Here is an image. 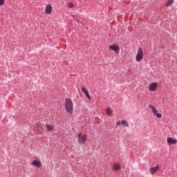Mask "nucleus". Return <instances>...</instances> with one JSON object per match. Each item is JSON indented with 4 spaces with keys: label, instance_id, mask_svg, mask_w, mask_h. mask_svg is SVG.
I'll use <instances>...</instances> for the list:
<instances>
[{
    "label": "nucleus",
    "instance_id": "nucleus-18",
    "mask_svg": "<svg viewBox=\"0 0 177 177\" xmlns=\"http://www.w3.org/2000/svg\"><path fill=\"white\" fill-rule=\"evenodd\" d=\"M68 8H73L74 4H73L72 3H68Z\"/></svg>",
    "mask_w": 177,
    "mask_h": 177
},
{
    "label": "nucleus",
    "instance_id": "nucleus-16",
    "mask_svg": "<svg viewBox=\"0 0 177 177\" xmlns=\"http://www.w3.org/2000/svg\"><path fill=\"white\" fill-rule=\"evenodd\" d=\"M174 0H169L168 2L166 4V6H171V5H172V3H174Z\"/></svg>",
    "mask_w": 177,
    "mask_h": 177
},
{
    "label": "nucleus",
    "instance_id": "nucleus-5",
    "mask_svg": "<svg viewBox=\"0 0 177 177\" xmlns=\"http://www.w3.org/2000/svg\"><path fill=\"white\" fill-rule=\"evenodd\" d=\"M32 167H37V168H41L42 167V162L39 160H34L31 162Z\"/></svg>",
    "mask_w": 177,
    "mask_h": 177
},
{
    "label": "nucleus",
    "instance_id": "nucleus-3",
    "mask_svg": "<svg viewBox=\"0 0 177 177\" xmlns=\"http://www.w3.org/2000/svg\"><path fill=\"white\" fill-rule=\"evenodd\" d=\"M144 56H145V54L143 53V49H142V48H140L138 50L137 54L136 55V62H142Z\"/></svg>",
    "mask_w": 177,
    "mask_h": 177
},
{
    "label": "nucleus",
    "instance_id": "nucleus-19",
    "mask_svg": "<svg viewBox=\"0 0 177 177\" xmlns=\"http://www.w3.org/2000/svg\"><path fill=\"white\" fill-rule=\"evenodd\" d=\"M3 3H5V0H0V6H2Z\"/></svg>",
    "mask_w": 177,
    "mask_h": 177
},
{
    "label": "nucleus",
    "instance_id": "nucleus-15",
    "mask_svg": "<svg viewBox=\"0 0 177 177\" xmlns=\"http://www.w3.org/2000/svg\"><path fill=\"white\" fill-rule=\"evenodd\" d=\"M122 125H123V127H129V124H128V121H127V120H122Z\"/></svg>",
    "mask_w": 177,
    "mask_h": 177
},
{
    "label": "nucleus",
    "instance_id": "nucleus-4",
    "mask_svg": "<svg viewBox=\"0 0 177 177\" xmlns=\"http://www.w3.org/2000/svg\"><path fill=\"white\" fill-rule=\"evenodd\" d=\"M149 109H152V112L153 113L154 115L157 117L158 118H161L162 117V115L161 113H158V111H157V109L151 104L149 105Z\"/></svg>",
    "mask_w": 177,
    "mask_h": 177
},
{
    "label": "nucleus",
    "instance_id": "nucleus-17",
    "mask_svg": "<svg viewBox=\"0 0 177 177\" xmlns=\"http://www.w3.org/2000/svg\"><path fill=\"white\" fill-rule=\"evenodd\" d=\"M120 125H122V121H119L116 122V127H120Z\"/></svg>",
    "mask_w": 177,
    "mask_h": 177
},
{
    "label": "nucleus",
    "instance_id": "nucleus-2",
    "mask_svg": "<svg viewBox=\"0 0 177 177\" xmlns=\"http://www.w3.org/2000/svg\"><path fill=\"white\" fill-rule=\"evenodd\" d=\"M78 143L80 145H85L86 140H88V135L86 133H78L77 134Z\"/></svg>",
    "mask_w": 177,
    "mask_h": 177
},
{
    "label": "nucleus",
    "instance_id": "nucleus-12",
    "mask_svg": "<svg viewBox=\"0 0 177 177\" xmlns=\"http://www.w3.org/2000/svg\"><path fill=\"white\" fill-rule=\"evenodd\" d=\"M45 127L47 131H53V129H55V125L53 124H46Z\"/></svg>",
    "mask_w": 177,
    "mask_h": 177
},
{
    "label": "nucleus",
    "instance_id": "nucleus-11",
    "mask_svg": "<svg viewBox=\"0 0 177 177\" xmlns=\"http://www.w3.org/2000/svg\"><path fill=\"white\" fill-rule=\"evenodd\" d=\"M46 13H47V15H50L52 13V6L51 5L48 4L46 6Z\"/></svg>",
    "mask_w": 177,
    "mask_h": 177
},
{
    "label": "nucleus",
    "instance_id": "nucleus-9",
    "mask_svg": "<svg viewBox=\"0 0 177 177\" xmlns=\"http://www.w3.org/2000/svg\"><path fill=\"white\" fill-rule=\"evenodd\" d=\"M167 142L168 145H176L177 140L174 139L172 137H169L167 138Z\"/></svg>",
    "mask_w": 177,
    "mask_h": 177
},
{
    "label": "nucleus",
    "instance_id": "nucleus-10",
    "mask_svg": "<svg viewBox=\"0 0 177 177\" xmlns=\"http://www.w3.org/2000/svg\"><path fill=\"white\" fill-rule=\"evenodd\" d=\"M82 91L83 93H84L85 96L88 99V100H91V95H89V92H88V90L84 86L82 87Z\"/></svg>",
    "mask_w": 177,
    "mask_h": 177
},
{
    "label": "nucleus",
    "instance_id": "nucleus-13",
    "mask_svg": "<svg viewBox=\"0 0 177 177\" xmlns=\"http://www.w3.org/2000/svg\"><path fill=\"white\" fill-rule=\"evenodd\" d=\"M113 169H115V171H120V169H121V166L120 164L115 163L113 165Z\"/></svg>",
    "mask_w": 177,
    "mask_h": 177
},
{
    "label": "nucleus",
    "instance_id": "nucleus-6",
    "mask_svg": "<svg viewBox=\"0 0 177 177\" xmlns=\"http://www.w3.org/2000/svg\"><path fill=\"white\" fill-rule=\"evenodd\" d=\"M158 86V84L157 82H153L149 85V90L151 91V92H154V91L157 89Z\"/></svg>",
    "mask_w": 177,
    "mask_h": 177
},
{
    "label": "nucleus",
    "instance_id": "nucleus-7",
    "mask_svg": "<svg viewBox=\"0 0 177 177\" xmlns=\"http://www.w3.org/2000/svg\"><path fill=\"white\" fill-rule=\"evenodd\" d=\"M109 49L113 50V52H115L116 53H120V47L115 44L111 45Z\"/></svg>",
    "mask_w": 177,
    "mask_h": 177
},
{
    "label": "nucleus",
    "instance_id": "nucleus-14",
    "mask_svg": "<svg viewBox=\"0 0 177 177\" xmlns=\"http://www.w3.org/2000/svg\"><path fill=\"white\" fill-rule=\"evenodd\" d=\"M106 114H108L109 117H111V115H113V109H111V108H107Z\"/></svg>",
    "mask_w": 177,
    "mask_h": 177
},
{
    "label": "nucleus",
    "instance_id": "nucleus-1",
    "mask_svg": "<svg viewBox=\"0 0 177 177\" xmlns=\"http://www.w3.org/2000/svg\"><path fill=\"white\" fill-rule=\"evenodd\" d=\"M65 111L67 114L71 115L74 113V104H73V100L70 98H66L64 102Z\"/></svg>",
    "mask_w": 177,
    "mask_h": 177
},
{
    "label": "nucleus",
    "instance_id": "nucleus-8",
    "mask_svg": "<svg viewBox=\"0 0 177 177\" xmlns=\"http://www.w3.org/2000/svg\"><path fill=\"white\" fill-rule=\"evenodd\" d=\"M158 169H160V166L152 167L149 169V172L151 175H154Z\"/></svg>",
    "mask_w": 177,
    "mask_h": 177
}]
</instances>
